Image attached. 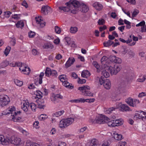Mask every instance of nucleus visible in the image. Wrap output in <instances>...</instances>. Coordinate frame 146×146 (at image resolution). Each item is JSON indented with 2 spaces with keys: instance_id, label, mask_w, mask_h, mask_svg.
I'll use <instances>...</instances> for the list:
<instances>
[{
  "instance_id": "f257e3e1",
  "label": "nucleus",
  "mask_w": 146,
  "mask_h": 146,
  "mask_svg": "<svg viewBox=\"0 0 146 146\" xmlns=\"http://www.w3.org/2000/svg\"><path fill=\"white\" fill-rule=\"evenodd\" d=\"M21 141V140L20 138L14 136L5 139L3 135H0V143L3 145H7L10 143L15 145H19L20 144Z\"/></svg>"
},
{
  "instance_id": "f03ea898",
  "label": "nucleus",
  "mask_w": 146,
  "mask_h": 146,
  "mask_svg": "<svg viewBox=\"0 0 146 146\" xmlns=\"http://www.w3.org/2000/svg\"><path fill=\"white\" fill-rule=\"evenodd\" d=\"M67 6L71 9L72 13L75 14L79 10V8L81 6V4L78 1L74 0L72 1H70L66 4Z\"/></svg>"
},
{
  "instance_id": "7ed1b4c3",
  "label": "nucleus",
  "mask_w": 146,
  "mask_h": 146,
  "mask_svg": "<svg viewBox=\"0 0 146 146\" xmlns=\"http://www.w3.org/2000/svg\"><path fill=\"white\" fill-rule=\"evenodd\" d=\"M74 121V119L69 118L61 120L60 122L59 126L61 128H64L71 124Z\"/></svg>"
},
{
  "instance_id": "20e7f679",
  "label": "nucleus",
  "mask_w": 146,
  "mask_h": 146,
  "mask_svg": "<svg viewBox=\"0 0 146 146\" xmlns=\"http://www.w3.org/2000/svg\"><path fill=\"white\" fill-rule=\"evenodd\" d=\"M15 108L14 107H12L11 108H9L6 110L7 113L5 114H7L9 113H11V116H13L12 119L14 121L17 122L21 119V118L20 117H16L18 113H17L15 111Z\"/></svg>"
},
{
  "instance_id": "39448f33",
  "label": "nucleus",
  "mask_w": 146,
  "mask_h": 146,
  "mask_svg": "<svg viewBox=\"0 0 146 146\" xmlns=\"http://www.w3.org/2000/svg\"><path fill=\"white\" fill-rule=\"evenodd\" d=\"M90 87L88 86H84L79 87L78 90L81 92L83 95L85 96H93V94L89 91Z\"/></svg>"
},
{
  "instance_id": "423d86ee",
  "label": "nucleus",
  "mask_w": 146,
  "mask_h": 146,
  "mask_svg": "<svg viewBox=\"0 0 146 146\" xmlns=\"http://www.w3.org/2000/svg\"><path fill=\"white\" fill-rule=\"evenodd\" d=\"M113 69L112 67L111 66H109L107 65L105 66L102 70V74L106 78L109 77L110 76L109 72L111 74V71L112 69Z\"/></svg>"
},
{
  "instance_id": "0eeeda50",
  "label": "nucleus",
  "mask_w": 146,
  "mask_h": 146,
  "mask_svg": "<svg viewBox=\"0 0 146 146\" xmlns=\"http://www.w3.org/2000/svg\"><path fill=\"white\" fill-rule=\"evenodd\" d=\"M9 102V98L7 95H3L0 96V102L2 106H6Z\"/></svg>"
},
{
  "instance_id": "6e6552de",
  "label": "nucleus",
  "mask_w": 146,
  "mask_h": 146,
  "mask_svg": "<svg viewBox=\"0 0 146 146\" xmlns=\"http://www.w3.org/2000/svg\"><path fill=\"white\" fill-rule=\"evenodd\" d=\"M109 119L107 117L104 115H101L99 117H97L96 119V123L99 124H103L106 121H109Z\"/></svg>"
},
{
  "instance_id": "1a4fd4ad",
  "label": "nucleus",
  "mask_w": 146,
  "mask_h": 146,
  "mask_svg": "<svg viewBox=\"0 0 146 146\" xmlns=\"http://www.w3.org/2000/svg\"><path fill=\"white\" fill-rule=\"evenodd\" d=\"M125 101L127 104L133 107L136 106L137 104L139 103V100L137 99L133 100L132 98H130L127 99Z\"/></svg>"
},
{
  "instance_id": "9d476101",
  "label": "nucleus",
  "mask_w": 146,
  "mask_h": 146,
  "mask_svg": "<svg viewBox=\"0 0 146 146\" xmlns=\"http://www.w3.org/2000/svg\"><path fill=\"white\" fill-rule=\"evenodd\" d=\"M112 68L111 71V74L116 75L120 71L121 68V67L120 65L116 64L113 67H112Z\"/></svg>"
},
{
  "instance_id": "9b49d317",
  "label": "nucleus",
  "mask_w": 146,
  "mask_h": 146,
  "mask_svg": "<svg viewBox=\"0 0 146 146\" xmlns=\"http://www.w3.org/2000/svg\"><path fill=\"white\" fill-rule=\"evenodd\" d=\"M109 58L110 60L113 62L118 64H120L121 62V58L114 55L110 56Z\"/></svg>"
},
{
  "instance_id": "f8f14e48",
  "label": "nucleus",
  "mask_w": 146,
  "mask_h": 146,
  "mask_svg": "<svg viewBox=\"0 0 146 146\" xmlns=\"http://www.w3.org/2000/svg\"><path fill=\"white\" fill-rule=\"evenodd\" d=\"M50 7L47 5L43 6L41 9V13L44 15H47L48 13L51 11Z\"/></svg>"
},
{
  "instance_id": "ddd939ff",
  "label": "nucleus",
  "mask_w": 146,
  "mask_h": 146,
  "mask_svg": "<svg viewBox=\"0 0 146 146\" xmlns=\"http://www.w3.org/2000/svg\"><path fill=\"white\" fill-rule=\"evenodd\" d=\"M35 20L36 23L41 27H43L45 25V22H44L43 20H41L40 18L39 17H36Z\"/></svg>"
},
{
  "instance_id": "4468645a",
  "label": "nucleus",
  "mask_w": 146,
  "mask_h": 146,
  "mask_svg": "<svg viewBox=\"0 0 146 146\" xmlns=\"http://www.w3.org/2000/svg\"><path fill=\"white\" fill-rule=\"evenodd\" d=\"M120 110L122 111H131L132 110L126 104H121L119 105Z\"/></svg>"
},
{
  "instance_id": "2eb2a0df",
  "label": "nucleus",
  "mask_w": 146,
  "mask_h": 146,
  "mask_svg": "<svg viewBox=\"0 0 146 146\" xmlns=\"http://www.w3.org/2000/svg\"><path fill=\"white\" fill-rule=\"evenodd\" d=\"M98 141L95 139H93L87 143L86 146H98Z\"/></svg>"
},
{
  "instance_id": "dca6fc26",
  "label": "nucleus",
  "mask_w": 146,
  "mask_h": 146,
  "mask_svg": "<svg viewBox=\"0 0 146 146\" xmlns=\"http://www.w3.org/2000/svg\"><path fill=\"white\" fill-rule=\"evenodd\" d=\"M75 61V60L74 58H69L65 64L66 68H67L73 64Z\"/></svg>"
},
{
  "instance_id": "f3484780",
  "label": "nucleus",
  "mask_w": 146,
  "mask_h": 146,
  "mask_svg": "<svg viewBox=\"0 0 146 146\" xmlns=\"http://www.w3.org/2000/svg\"><path fill=\"white\" fill-rule=\"evenodd\" d=\"M103 86L104 88L106 89H109L111 86V82L109 80L106 79L103 84Z\"/></svg>"
},
{
  "instance_id": "a211bd4d",
  "label": "nucleus",
  "mask_w": 146,
  "mask_h": 146,
  "mask_svg": "<svg viewBox=\"0 0 146 146\" xmlns=\"http://www.w3.org/2000/svg\"><path fill=\"white\" fill-rule=\"evenodd\" d=\"M93 6L98 11L101 10L103 8L102 5L97 2L93 4Z\"/></svg>"
},
{
  "instance_id": "6ab92c4d",
  "label": "nucleus",
  "mask_w": 146,
  "mask_h": 146,
  "mask_svg": "<svg viewBox=\"0 0 146 146\" xmlns=\"http://www.w3.org/2000/svg\"><path fill=\"white\" fill-rule=\"evenodd\" d=\"M29 103L28 102H25L23 104V105L21 106V108L24 111L27 112L28 110V108H29Z\"/></svg>"
},
{
  "instance_id": "aec40b11",
  "label": "nucleus",
  "mask_w": 146,
  "mask_h": 146,
  "mask_svg": "<svg viewBox=\"0 0 146 146\" xmlns=\"http://www.w3.org/2000/svg\"><path fill=\"white\" fill-rule=\"evenodd\" d=\"M113 137L114 138L117 140H120L122 138V136L121 135L114 133L113 134Z\"/></svg>"
},
{
  "instance_id": "412c9836",
  "label": "nucleus",
  "mask_w": 146,
  "mask_h": 146,
  "mask_svg": "<svg viewBox=\"0 0 146 146\" xmlns=\"http://www.w3.org/2000/svg\"><path fill=\"white\" fill-rule=\"evenodd\" d=\"M90 75L89 72L88 70H84L82 72L81 74L82 76L85 78H87L90 76Z\"/></svg>"
},
{
  "instance_id": "4be33fe9",
  "label": "nucleus",
  "mask_w": 146,
  "mask_h": 146,
  "mask_svg": "<svg viewBox=\"0 0 146 146\" xmlns=\"http://www.w3.org/2000/svg\"><path fill=\"white\" fill-rule=\"evenodd\" d=\"M9 64V62L7 60H5L0 64V69L7 66Z\"/></svg>"
},
{
  "instance_id": "5701e85b",
  "label": "nucleus",
  "mask_w": 146,
  "mask_h": 146,
  "mask_svg": "<svg viewBox=\"0 0 146 146\" xmlns=\"http://www.w3.org/2000/svg\"><path fill=\"white\" fill-rule=\"evenodd\" d=\"M80 8L82 9L81 11L83 12H86L89 10V8L88 7L84 4H83L82 5H81V6L80 7Z\"/></svg>"
},
{
  "instance_id": "b1692460",
  "label": "nucleus",
  "mask_w": 146,
  "mask_h": 146,
  "mask_svg": "<svg viewBox=\"0 0 146 146\" xmlns=\"http://www.w3.org/2000/svg\"><path fill=\"white\" fill-rule=\"evenodd\" d=\"M114 42L110 40H109L107 42H105L103 43L104 46L106 47H109L113 44Z\"/></svg>"
},
{
  "instance_id": "393cba45",
  "label": "nucleus",
  "mask_w": 146,
  "mask_h": 146,
  "mask_svg": "<svg viewBox=\"0 0 146 146\" xmlns=\"http://www.w3.org/2000/svg\"><path fill=\"white\" fill-rule=\"evenodd\" d=\"M62 84L65 87L68 88L72 89L74 87L73 86L70 85V83L67 81V80L64 82H62Z\"/></svg>"
},
{
  "instance_id": "a878e982",
  "label": "nucleus",
  "mask_w": 146,
  "mask_h": 146,
  "mask_svg": "<svg viewBox=\"0 0 146 146\" xmlns=\"http://www.w3.org/2000/svg\"><path fill=\"white\" fill-rule=\"evenodd\" d=\"M58 9L61 10H62L64 12H68L71 10V9L68 6L66 7H58Z\"/></svg>"
},
{
  "instance_id": "bb28decb",
  "label": "nucleus",
  "mask_w": 146,
  "mask_h": 146,
  "mask_svg": "<svg viewBox=\"0 0 146 146\" xmlns=\"http://www.w3.org/2000/svg\"><path fill=\"white\" fill-rule=\"evenodd\" d=\"M113 120V122H114V125H115V127L119 126L123 124L122 121L120 120L119 119H115Z\"/></svg>"
},
{
  "instance_id": "cd10ccee",
  "label": "nucleus",
  "mask_w": 146,
  "mask_h": 146,
  "mask_svg": "<svg viewBox=\"0 0 146 146\" xmlns=\"http://www.w3.org/2000/svg\"><path fill=\"white\" fill-rule=\"evenodd\" d=\"M26 68H27V71H29V72L31 71L29 67H27L26 66H23V65H22L19 68V69L20 71H21L22 72H25L26 71Z\"/></svg>"
},
{
  "instance_id": "c85d7f7f",
  "label": "nucleus",
  "mask_w": 146,
  "mask_h": 146,
  "mask_svg": "<svg viewBox=\"0 0 146 146\" xmlns=\"http://www.w3.org/2000/svg\"><path fill=\"white\" fill-rule=\"evenodd\" d=\"M24 26V23L23 22L21 21H18L16 24V27L18 28H22Z\"/></svg>"
},
{
  "instance_id": "c756f323",
  "label": "nucleus",
  "mask_w": 146,
  "mask_h": 146,
  "mask_svg": "<svg viewBox=\"0 0 146 146\" xmlns=\"http://www.w3.org/2000/svg\"><path fill=\"white\" fill-rule=\"evenodd\" d=\"M59 78L62 82H64L67 80L66 76L64 74L59 76Z\"/></svg>"
},
{
  "instance_id": "7c9ffc66",
  "label": "nucleus",
  "mask_w": 146,
  "mask_h": 146,
  "mask_svg": "<svg viewBox=\"0 0 146 146\" xmlns=\"http://www.w3.org/2000/svg\"><path fill=\"white\" fill-rule=\"evenodd\" d=\"M64 112V111L62 110L60 111H58L54 113L53 114V116H55L56 117H58L62 115Z\"/></svg>"
},
{
  "instance_id": "2f4dec72",
  "label": "nucleus",
  "mask_w": 146,
  "mask_h": 146,
  "mask_svg": "<svg viewBox=\"0 0 146 146\" xmlns=\"http://www.w3.org/2000/svg\"><path fill=\"white\" fill-rule=\"evenodd\" d=\"M51 70L50 68L47 67L45 72V76L47 77H49L51 75Z\"/></svg>"
},
{
  "instance_id": "473e14b6",
  "label": "nucleus",
  "mask_w": 146,
  "mask_h": 146,
  "mask_svg": "<svg viewBox=\"0 0 146 146\" xmlns=\"http://www.w3.org/2000/svg\"><path fill=\"white\" fill-rule=\"evenodd\" d=\"M43 48L44 49L50 48L52 49L53 48V45L50 44H45L43 46Z\"/></svg>"
},
{
  "instance_id": "72a5a7b5",
  "label": "nucleus",
  "mask_w": 146,
  "mask_h": 146,
  "mask_svg": "<svg viewBox=\"0 0 146 146\" xmlns=\"http://www.w3.org/2000/svg\"><path fill=\"white\" fill-rule=\"evenodd\" d=\"M78 28L76 27H71L70 29V32L72 33H75L78 31Z\"/></svg>"
},
{
  "instance_id": "f704fd0d",
  "label": "nucleus",
  "mask_w": 146,
  "mask_h": 146,
  "mask_svg": "<svg viewBox=\"0 0 146 146\" xmlns=\"http://www.w3.org/2000/svg\"><path fill=\"white\" fill-rule=\"evenodd\" d=\"M144 112L141 111L139 113L136 114V115L134 116V118H138L139 119L142 118V113H143Z\"/></svg>"
},
{
  "instance_id": "c9c22d12",
  "label": "nucleus",
  "mask_w": 146,
  "mask_h": 146,
  "mask_svg": "<svg viewBox=\"0 0 146 146\" xmlns=\"http://www.w3.org/2000/svg\"><path fill=\"white\" fill-rule=\"evenodd\" d=\"M14 82L16 85L19 86H21L23 84V82L22 81H19L17 79L15 80Z\"/></svg>"
},
{
  "instance_id": "e433bc0d",
  "label": "nucleus",
  "mask_w": 146,
  "mask_h": 146,
  "mask_svg": "<svg viewBox=\"0 0 146 146\" xmlns=\"http://www.w3.org/2000/svg\"><path fill=\"white\" fill-rule=\"evenodd\" d=\"M44 72H42L40 73L39 75V83L41 84L42 83V79L43 77L44 76Z\"/></svg>"
},
{
  "instance_id": "4c0bfd02",
  "label": "nucleus",
  "mask_w": 146,
  "mask_h": 146,
  "mask_svg": "<svg viewBox=\"0 0 146 146\" xmlns=\"http://www.w3.org/2000/svg\"><path fill=\"white\" fill-rule=\"evenodd\" d=\"M11 49V47L9 46H8L6 48V49L4 52V54L6 56H7L9 54Z\"/></svg>"
},
{
  "instance_id": "58836bf2",
  "label": "nucleus",
  "mask_w": 146,
  "mask_h": 146,
  "mask_svg": "<svg viewBox=\"0 0 146 146\" xmlns=\"http://www.w3.org/2000/svg\"><path fill=\"white\" fill-rule=\"evenodd\" d=\"M54 30L55 32L58 34H60L61 31V29L58 26H56L55 27Z\"/></svg>"
},
{
  "instance_id": "ea45409f",
  "label": "nucleus",
  "mask_w": 146,
  "mask_h": 146,
  "mask_svg": "<svg viewBox=\"0 0 146 146\" xmlns=\"http://www.w3.org/2000/svg\"><path fill=\"white\" fill-rule=\"evenodd\" d=\"M29 106L32 111H35L36 105L34 103H31L30 104Z\"/></svg>"
},
{
  "instance_id": "a19ab883",
  "label": "nucleus",
  "mask_w": 146,
  "mask_h": 146,
  "mask_svg": "<svg viewBox=\"0 0 146 146\" xmlns=\"http://www.w3.org/2000/svg\"><path fill=\"white\" fill-rule=\"evenodd\" d=\"M32 52L33 55L35 56L38 55L39 54V52L36 49H33L32 50Z\"/></svg>"
},
{
  "instance_id": "79ce46f5",
  "label": "nucleus",
  "mask_w": 146,
  "mask_h": 146,
  "mask_svg": "<svg viewBox=\"0 0 146 146\" xmlns=\"http://www.w3.org/2000/svg\"><path fill=\"white\" fill-rule=\"evenodd\" d=\"M139 13V11L137 9H135L132 14V17L133 18L137 15Z\"/></svg>"
},
{
  "instance_id": "37998d69",
  "label": "nucleus",
  "mask_w": 146,
  "mask_h": 146,
  "mask_svg": "<svg viewBox=\"0 0 146 146\" xmlns=\"http://www.w3.org/2000/svg\"><path fill=\"white\" fill-rule=\"evenodd\" d=\"M105 23V21L103 19H100L98 22V23L99 25H103Z\"/></svg>"
},
{
  "instance_id": "c03bdc74",
  "label": "nucleus",
  "mask_w": 146,
  "mask_h": 146,
  "mask_svg": "<svg viewBox=\"0 0 146 146\" xmlns=\"http://www.w3.org/2000/svg\"><path fill=\"white\" fill-rule=\"evenodd\" d=\"M105 80L104 79V78L103 76H101V77L99 78V82L100 84L101 85H102L103 84Z\"/></svg>"
},
{
  "instance_id": "a18cd8bd",
  "label": "nucleus",
  "mask_w": 146,
  "mask_h": 146,
  "mask_svg": "<svg viewBox=\"0 0 146 146\" xmlns=\"http://www.w3.org/2000/svg\"><path fill=\"white\" fill-rule=\"evenodd\" d=\"M50 75H52L55 77H56L58 75L57 72L55 70H51Z\"/></svg>"
},
{
  "instance_id": "49530a36",
  "label": "nucleus",
  "mask_w": 146,
  "mask_h": 146,
  "mask_svg": "<svg viewBox=\"0 0 146 146\" xmlns=\"http://www.w3.org/2000/svg\"><path fill=\"white\" fill-rule=\"evenodd\" d=\"M38 104V108L40 109H43L45 107V106L43 104L40 102H36Z\"/></svg>"
},
{
  "instance_id": "de8ad7c7",
  "label": "nucleus",
  "mask_w": 146,
  "mask_h": 146,
  "mask_svg": "<svg viewBox=\"0 0 146 146\" xmlns=\"http://www.w3.org/2000/svg\"><path fill=\"white\" fill-rule=\"evenodd\" d=\"M71 38L69 37H66L65 38V41L67 42V44L68 45H70L72 41H70Z\"/></svg>"
},
{
  "instance_id": "09e8293b",
  "label": "nucleus",
  "mask_w": 146,
  "mask_h": 146,
  "mask_svg": "<svg viewBox=\"0 0 146 146\" xmlns=\"http://www.w3.org/2000/svg\"><path fill=\"white\" fill-rule=\"evenodd\" d=\"M115 109V108L113 107L110 108L106 111V113L108 114L110 113H111V111L114 110Z\"/></svg>"
},
{
  "instance_id": "8fccbe9b",
  "label": "nucleus",
  "mask_w": 146,
  "mask_h": 146,
  "mask_svg": "<svg viewBox=\"0 0 146 146\" xmlns=\"http://www.w3.org/2000/svg\"><path fill=\"white\" fill-rule=\"evenodd\" d=\"M146 79V75H144L143 76V78H138L137 79V81L138 82H143Z\"/></svg>"
},
{
  "instance_id": "3c124183",
  "label": "nucleus",
  "mask_w": 146,
  "mask_h": 146,
  "mask_svg": "<svg viewBox=\"0 0 146 146\" xmlns=\"http://www.w3.org/2000/svg\"><path fill=\"white\" fill-rule=\"evenodd\" d=\"M108 126L111 127H114L115 125H114V122L113 120H111V121L108 122Z\"/></svg>"
},
{
  "instance_id": "603ef678",
  "label": "nucleus",
  "mask_w": 146,
  "mask_h": 146,
  "mask_svg": "<svg viewBox=\"0 0 146 146\" xmlns=\"http://www.w3.org/2000/svg\"><path fill=\"white\" fill-rule=\"evenodd\" d=\"M21 15L20 14H14L12 15V18L15 19H17L20 18Z\"/></svg>"
},
{
  "instance_id": "864d4df0",
  "label": "nucleus",
  "mask_w": 146,
  "mask_h": 146,
  "mask_svg": "<svg viewBox=\"0 0 146 146\" xmlns=\"http://www.w3.org/2000/svg\"><path fill=\"white\" fill-rule=\"evenodd\" d=\"M35 33L32 31H31L29 33V36L30 38H32L35 35Z\"/></svg>"
},
{
  "instance_id": "5fc2aeb1",
  "label": "nucleus",
  "mask_w": 146,
  "mask_h": 146,
  "mask_svg": "<svg viewBox=\"0 0 146 146\" xmlns=\"http://www.w3.org/2000/svg\"><path fill=\"white\" fill-rule=\"evenodd\" d=\"M145 24V22L143 21L141 22H140V23H139V24H137L136 25V26L137 27H138L139 26H144V25Z\"/></svg>"
},
{
  "instance_id": "6e6d98bb",
  "label": "nucleus",
  "mask_w": 146,
  "mask_h": 146,
  "mask_svg": "<svg viewBox=\"0 0 146 146\" xmlns=\"http://www.w3.org/2000/svg\"><path fill=\"white\" fill-rule=\"evenodd\" d=\"M78 103H84L86 102V101L88 100L87 99H85L83 98H80L78 99Z\"/></svg>"
},
{
  "instance_id": "4d7b16f0",
  "label": "nucleus",
  "mask_w": 146,
  "mask_h": 146,
  "mask_svg": "<svg viewBox=\"0 0 146 146\" xmlns=\"http://www.w3.org/2000/svg\"><path fill=\"white\" fill-rule=\"evenodd\" d=\"M79 80L78 81V83L79 84H84L86 82V80L85 79H83L82 80L81 79L79 78H78Z\"/></svg>"
},
{
  "instance_id": "13d9d810",
  "label": "nucleus",
  "mask_w": 146,
  "mask_h": 146,
  "mask_svg": "<svg viewBox=\"0 0 146 146\" xmlns=\"http://www.w3.org/2000/svg\"><path fill=\"white\" fill-rule=\"evenodd\" d=\"M46 117L47 116L46 115L41 114L40 115L39 118L40 119V120H44L46 118Z\"/></svg>"
},
{
  "instance_id": "bf43d9fd",
  "label": "nucleus",
  "mask_w": 146,
  "mask_h": 146,
  "mask_svg": "<svg viewBox=\"0 0 146 146\" xmlns=\"http://www.w3.org/2000/svg\"><path fill=\"white\" fill-rule=\"evenodd\" d=\"M5 17L8 18L9 17L10 15L11 14V13L9 11L5 12Z\"/></svg>"
},
{
  "instance_id": "052dcab7",
  "label": "nucleus",
  "mask_w": 146,
  "mask_h": 146,
  "mask_svg": "<svg viewBox=\"0 0 146 146\" xmlns=\"http://www.w3.org/2000/svg\"><path fill=\"white\" fill-rule=\"evenodd\" d=\"M38 124L39 122L38 121H36L33 123V125L34 127L36 128H38Z\"/></svg>"
},
{
  "instance_id": "680f3d73",
  "label": "nucleus",
  "mask_w": 146,
  "mask_h": 146,
  "mask_svg": "<svg viewBox=\"0 0 146 146\" xmlns=\"http://www.w3.org/2000/svg\"><path fill=\"white\" fill-rule=\"evenodd\" d=\"M126 144L125 142L120 141L118 143V146H125Z\"/></svg>"
},
{
  "instance_id": "e2e57ef3",
  "label": "nucleus",
  "mask_w": 146,
  "mask_h": 146,
  "mask_svg": "<svg viewBox=\"0 0 146 146\" xmlns=\"http://www.w3.org/2000/svg\"><path fill=\"white\" fill-rule=\"evenodd\" d=\"M21 132L24 135H27L29 133L26 131L22 129L21 128L20 129Z\"/></svg>"
},
{
  "instance_id": "0e129e2a",
  "label": "nucleus",
  "mask_w": 146,
  "mask_h": 146,
  "mask_svg": "<svg viewBox=\"0 0 146 146\" xmlns=\"http://www.w3.org/2000/svg\"><path fill=\"white\" fill-rule=\"evenodd\" d=\"M108 58L106 56H103L101 58V61L102 63H103V62H104V61L107 60V59H108Z\"/></svg>"
},
{
  "instance_id": "69168bd1",
  "label": "nucleus",
  "mask_w": 146,
  "mask_h": 146,
  "mask_svg": "<svg viewBox=\"0 0 146 146\" xmlns=\"http://www.w3.org/2000/svg\"><path fill=\"white\" fill-rule=\"evenodd\" d=\"M93 65L95 66V67L98 69L99 67V65L98 63L96 62H93Z\"/></svg>"
},
{
  "instance_id": "338daca9",
  "label": "nucleus",
  "mask_w": 146,
  "mask_h": 146,
  "mask_svg": "<svg viewBox=\"0 0 146 146\" xmlns=\"http://www.w3.org/2000/svg\"><path fill=\"white\" fill-rule=\"evenodd\" d=\"M11 44L13 46H14L16 43V40L15 38H12L10 41Z\"/></svg>"
},
{
  "instance_id": "774afa93",
  "label": "nucleus",
  "mask_w": 146,
  "mask_h": 146,
  "mask_svg": "<svg viewBox=\"0 0 146 146\" xmlns=\"http://www.w3.org/2000/svg\"><path fill=\"white\" fill-rule=\"evenodd\" d=\"M33 142H31L29 141H27L26 143V146H32V145L33 144Z\"/></svg>"
}]
</instances>
